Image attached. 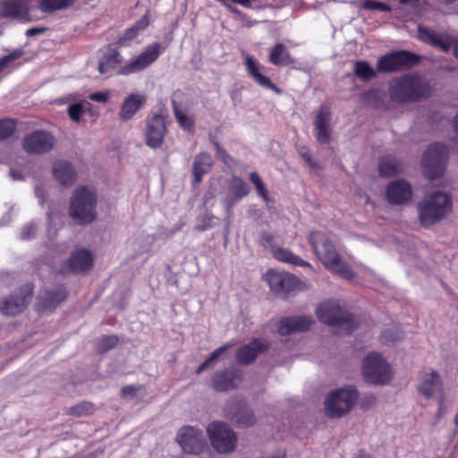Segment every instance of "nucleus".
I'll use <instances>...</instances> for the list:
<instances>
[{
  "label": "nucleus",
  "instance_id": "nucleus-1",
  "mask_svg": "<svg viewBox=\"0 0 458 458\" xmlns=\"http://www.w3.org/2000/svg\"><path fill=\"white\" fill-rule=\"evenodd\" d=\"M309 242L314 254L329 271L346 279L354 278V273L344 262L333 241L326 233L311 232L309 235Z\"/></svg>",
  "mask_w": 458,
  "mask_h": 458
},
{
  "label": "nucleus",
  "instance_id": "nucleus-2",
  "mask_svg": "<svg viewBox=\"0 0 458 458\" xmlns=\"http://www.w3.org/2000/svg\"><path fill=\"white\" fill-rule=\"evenodd\" d=\"M388 92L393 102L404 104L419 102L428 98L431 89L421 76L405 74L390 81Z\"/></svg>",
  "mask_w": 458,
  "mask_h": 458
},
{
  "label": "nucleus",
  "instance_id": "nucleus-3",
  "mask_svg": "<svg viewBox=\"0 0 458 458\" xmlns=\"http://www.w3.org/2000/svg\"><path fill=\"white\" fill-rule=\"evenodd\" d=\"M453 199L445 191H435L427 194L417 204L420 223L429 227L445 219L452 211Z\"/></svg>",
  "mask_w": 458,
  "mask_h": 458
},
{
  "label": "nucleus",
  "instance_id": "nucleus-4",
  "mask_svg": "<svg viewBox=\"0 0 458 458\" xmlns=\"http://www.w3.org/2000/svg\"><path fill=\"white\" fill-rule=\"evenodd\" d=\"M97 202L98 197L92 189L78 187L70 199L69 215L77 225H89L97 218Z\"/></svg>",
  "mask_w": 458,
  "mask_h": 458
},
{
  "label": "nucleus",
  "instance_id": "nucleus-5",
  "mask_svg": "<svg viewBox=\"0 0 458 458\" xmlns=\"http://www.w3.org/2000/svg\"><path fill=\"white\" fill-rule=\"evenodd\" d=\"M316 314L322 323L339 327V333L349 335L357 327L353 316L343 310L334 301L320 304L316 310Z\"/></svg>",
  "mask_w": 458,
  "mask_h": 458
},
{
  "label": "nucleus",
  "instance_id": "nucleus-6",
  "mask_svg": "<svg viewBox=\"0 0 458 458\" xmlns=\"http://www.w3.org/2000/svg\"><path fill=\"white\" fill-rule=\"evenodd\" d=\"M359 397L357 390L352 386L332 391L325 401V411L330 418H341L355 405Z\"/></svg>",
  "mask_w": 458,
  "mask_h": 458
},
{
  "label": "nucleus",
  "instance_id": "nucleus-7",
  "mask_svg": "<svg viewBox=\"0 0 458 458\" xmlns=\"http://www.w3.org/2000/svg\"><path fill=\"white\" fill-rule=\"evenodd\" d=\"M362 376L372 385H385L391 380V368L377 352L369 353L362 362Z\"/></svg>",
  "mask_w": 458,
  "mask_h": 458
},
{
  "label": "nucleus",
  "instance_id": "nucleus-8",
  "mask_svg": "<svg viewBox=\"0 0 458 458\" xmlns=\"http://www.w3.org/2000/svg\"><path fill=\"white\" fill-rule=\"evenodd\" d=\"M207 433L212 447L220 454H230L237 445L234 431L225 423L213 421L207 427Z\"/></svg>",
  "mask_w": 458,
  "mask_h": 458
},
{
  "label": "nucleus",
  "instance_id": "nucleus-9",
  "mask_svg": "<svg viewBox=\"0 0 458 458\" xmlns=\"http://www.w3.org/2000/svg\"><path fill=\"white\" fill-rule=\"evenodd\" d=\"M447 159L448 149L445 145L441 143L430 145L422 158L425 175L430 180L441 177L444 174Z\"/></svg>",
  "mask_w": 458,
  "mask_h": 458
},
{
  "label": "nucleus",
  "instance_id": "nucleus-10",
  "mask_svg": "<svg viewBox=\"0 0 458 458\" xmlns=\"http://www.w3.org/2000/svg\"><path fill=\"white\" fill-rule=\"evenodd\" d=\"M33 285L26 284L8 298L0 300V312L6 316H15L22 312L31 301Z\"/></svg>",
  "mask_w": 458,
  "mask_h": 458
},
{
  "label": "nucleus",
  "instance_id": "nucleus-11",
  "mask_svg": "<svg viewBox=\"0 0 458 458\" xmlns=\"http://www.w3.org/2000/svg\"><path fill=\"white\" fill-rule=\"evenodd\" d=\"M176 441L187 454H199L206 447L201 430L191 426L182 427L177 432Z\"/></svg>",
  "mask_w": 458,
  "mask_h": 458
},
{
  "label": "nucleus",
  "instance_id": "nucleus-12",
  "mask_svg": "<svg viewBox=\"0 0 458 458\" xmlns=\"http://www.w3.org/2000/svg\"><path fill=\"white\" fill-rule=\"evenodd\" d=\"M55 137L44 130H37L24 136L21 141L23 149L29 154H44L53 149Z\"/></svg>",
  "mask_w": 458,
  "mask_h": 458
},
{
  "label": "nucleus",
  "instance_id": "nucleus-13",
  "mask_svg": "<svg viewBox=\"0 0 458 458\" xmlns=\"http://www.w3.org/2000/svg\"><path fill=\"white\" fill-rule=\"evenodd\" d=\"M242 379V372L231 366L215 371L210 379V386L216 392H228L237 388Z\"/></svg>",
  "mask_w": 458,
  "mask_h": 458
},
{
  "label": "nucleus",
  "instance_id": "nucleus-14",
  "mask_svg": "<svg viewBox=\"0 0 458 458\" xmlns=\"http://www.w3.org/2000/svg\"><path fill=\"white\" fill-rule=\"evenodd\" d=\"M267 281L270 289L280 298L286 299L298 288V278L286 272L268 271Z\"/></svg>",
  "mask_w": 458,
  "mask_h": 458
},
{
  "label": "nucleus",
  "instance_id": "nucleus-15",
  "mask_svg": "<svg viewBox=\"0 0 458 458\" xmlns=\"http://www.w3.org/2000/svg\"><path fill=\"white\" fill-rule=\"evenodd\" d=\"M417 391L426 400L444 393L442 377L437 371L433 369L420 373Z\"/></svg>",
  "mask_w": 458,
  "mask_h": 458
},
{
  "label": "nucleus",
  "instance_id": "nucleus-16",
  "mask_svg": "<svg viewBox=\"0 0 458 458\" xmlns=\"http://www.w3.org/2000/svg\"><path fill=\"white\" fill-rule=\"evenodd\" d=\"M160 55V45L154 43L146 47L135 59L131 60L128 64L120 68L118 73L122 75H129L131 73L139 72L152 63H154Z\"/></svg>",
  "mask_w": 458,
  "mask_h": 458
},
{
  "label": "nucleus",
  "instance_id": "nucleus-17",
  "mask_svg": "<svg viewBox=\"0 0 458 458\" xmlns=\"http://www.w3.org/2000/svg\"><path fill=\"white\" fill-rule=\"evenodd\" d=\"M67 295V291L64 285L46 289L37 298L36 310L38 312L52 311L66 300Z\"/></svg>",
  "mask_w": 458,
  "mask_h": 458
},
{
  "label": "nucleus",
  "instance_id": "nucleus-18",
  "mask_svg": "<svg viewBox=\"0 0 458 458\" xmlns=\"http://www.w3.org/2000/svg\"><path fill=\"white\" fill-rule=\"evenodd\" d=\"M166 132L165 117L157 114L152 115L146 123V144L152 148H160Z\"/></svg>",
  "mask_w": 458,
  "mask_h": 458
},
{
  "label": "nucleus",
  "instance_id": "nucleus-19",
  "mask_svg": "<svg viewBox=\"0 0 458 458\" xmlns=\"http://www.w3.org/2000/svg\"><path fill=\"white\" fill-rule=\"evenodd\" d=\"M269 342L264 338H256L237 350L235 359L239 364L253 363L257 357L269 349Z\"/></svg>",
  "mask_w": 458,
  "mask_h": 458
},
{
  "label": "nucleus",
  "instance_id": "nucleus-20",
  "mask_svg": "<svg viewBox=\"0 0 458 458\" xmlns=\"http://www.w3.org/2000/svg\"><path fill=\"white\" fill-rule=\"evenodd\" d=\"M386 192L388 201L396 205L407 202L412 195L411 184L404 180H396L390 182Z\"/></svg>",
  "mask_w": 458,
  "mask_h": 458
},
{
  "label": "nucleus",
  "instance_id": "nucleus-21",
  "mask_svg": "<svg viewBox=\"0 0 458 458\" xmlns=\"http://www.w3.org/2000/svg\"><path fill=\"white\" fill-rule=\"evenodd\" d=\"M330 109L324 106H321L314 120L315 130L317 132V140L320 144H327L330 141Z\"/></svg>",
  "mask_w": 458,
  "mask_h": 458
},
{
  "label": "nucleus",
  "instance_id": "nucleus-22",
  "mask_svg": "<svg viewBox=\"0 0 458 458\" xmlns=\"http://www.w3.org/2000/svg\"><path fill=\"white\" fill-rule=\"evenodd\" d=\"M419 38L423 42L439 47L443 52H449L453 47V41L446 36L437 33L435 30L419 26Z\"/></svg>",
  "mask_w": 458,
  "mask_h": 458
},
{
  "label": "nucleus",
  "instance_id": "nucleus-23",
  "mask_svg": "<svg viewBox=\"0 0 458 458\" xmlns=\"http://www.w3.org/2000/svg\"><path fill=\"white\" fill-rule=\"evenodd\" d=\"M52 172L55 179L62 185L70 186L76 180L74 167L66 160H56L54 162Z\"/></svg>",
  "mask_w": 458,
  "mask_h": 458
},
{
  "label": "nucleus",
  "instance_id": "nucleus-24",
  "mask_svg": "<svg viewBox=\"0 0 458 458\" xmlns=\"http://www.w3.org/2000/svg\"><path fill=\"white\" fill-rule=\"evenodd\" d=\"M146 103V97L140 94L129 95L122 104L119 118L123 122L130 121L134 114L144 106Z\"/></svg>",
  "mask_w": 458,
  "mask_h": 458
},
{
  "label": "nucleus",
  "instance_id": "nucleus-25",
  "mask_svg": "<svg viewBox=\"0 0 458 458\" xmlns=\"http://www.w3.org/2000/svg\"><path fill=\"white\" fill-rule=\"evenodd\" d=\"M312 320L310 317H292L280 321L278 333L282 335H287L292 332H303L309 328Z\"/></svg>",
  "mask_w": 458,
  "mask_h": 458
},
{
  "label": "nucleus",
  "instance_id": "nucleus-26",
  "mask_svg": "<svg viewBox=\"0 0 458 458\" xmlns=\"http://www.w3.org/2000/svg\"><path fill=\"white\" fill-rule=\"evenodd\" d=\"M28 14L27 5L21 0H4L0 2V16L18 19Z\"/></svg>",
  "mask_w": 458,
  "mask_h": 458
},
{
  "label": "nucleus",
  "instance_id": "nucleus-27",
  "mask_svg": "<svg viewBox=\"0 0 458 458\" xmlns=\"http://www.w3.org/2000/svg\"><path fill=\"white\" fill-rule=\"evenodd\" d=\"M68 264L71 271L74 273L83 272L92 267L93 258L89 250L81 249L72 254Z\"/></svg>",
  "mask_w": 458,
  "mask_h": 458
},
{
  "label": "nucleus",
  "instance_id": "nucleus-28",
  "mask_svg": "<svg viewBox=\"0 0 458 458\" xmlns=\"http://www.w3.org/2000/svg\"><path fill=\"white\" fill-rule=\"evenodd\" d=\"M213 165L211 156L207 152L198 154L192 165L194 183H199L204 174L208 173Z\"/></svg>",
  "mask_w": 458,
  "mask_h": 458
},
{
  "label": "nucleus",
  "instance_id": "nucleus-29",
  "mask_svg": "<svg viewBox=\"0 0 458 458\" xmlns=\"http://www.w3.org/2000/svg\"><path fill=\"white\" fill-rule=\"evenodd\" d=\"M245 65L248 74L260 86L277 90L276 86L271 81V80L261 74L259 72V66L255 59L251 56H246L245 58Z\"/></svg>",
  "mask_w": 458,
  "mask_h": 458
},
{
  "label": "nucleus",
  "instance_id": "nucleus-30",
  "mask_svg": "<svg viewBox=\"0 0 458 458\" xmlns=\"http://www.w3.org/2000/svg\"><path fill=\"white\" fill-rule=\"evenodd\" d=\"M245 65L248 74L260 86L277 90L276 86L271 81V80L261 74L259 72V66L255 59L251 56H246L245 58Z\"/></svg>",
  "mask_w": 458,
  "mask_h": 458
},
{
  "label": "nucleus",
  "instance_id": "nucleus-31",
  "mask_svg": "<svg viewBox=\"0 0 458 458\" xmlns=\"http://www.w3.org/2000/svg\"><path fill=\"white\" fill-rule=\"evenodd\" d=\"M403 164L393 156H386L379 159L378 171L381 176H394L403 172Z\"/></svg>",
  "mask_w": 458,
  "mask_h": 458
},
{
  "label": "nucleus",
  "instance_id": "nucleus-32",
  "mask_svg": "<svg viewBox=\"0 0 458 458\" xmlns=\"http://www.w3.org/2000/svg\"><path fill=\"white\" fill-rule=\"evenodd\" d=\"M268 60L271 64L277 66H286L294 62L289 51L282 43L276 44L271 49Z\"/></svg>",
  "mask_w": 458,
  "mask_h": 458
},
{
  "label": "nucleus",
  "instance_id": "nucleus-33",
  "mask_svg": "<svg viewBox=\"0 0 458 458\" xmlns=\"http://www.w3.org/2000/svg\"><path fill=\"white\" fill-rule=\"evenodd\" d=\"M121 63L122 57L120 53L116 49H109L98 64V72L104 74L114 69Z\"/></svg>",
  "mask_w": 458,
  "mask_h": 458
},
{
  "label": "nucleus",
  "instance_id": "nucleus-34",
  "mask_svg": "<svg viewBox=\"0 0 458 458\" xmlns=\"http://www.w3.org/2000/svg\"><path fill=\"white\" fill-rule=\"evenodd\" d=\"M273 256L283 262L295 266L310 267V263L293 254L291 250L283 248L273 249Z\"/></svg>",
  "mask_w": 458,
  "mask_h": 458
},
{
  "label": "nucleus",
  "instance_id": "nucleus-35",
  "mask_svg": "<svg viewBox=\"0 0 458 458\" xmlns=\"http://www.w3.org/2000/svg\"><path fill=\"white\" fill-rule=\"evenodd\" d=\"M393 53L394 55L398 71L411 68L419 64L420 60V56L407 51H399Z\"/></svg>",
  "mask_w": 458,
  "mask_h": 458
},
{
  "label": "nucleus",
  "instance_id": "nucleus-36",
  "mask_svg": "<svg viewBox=\"0 0 458 458\" xmlns=\"http://www.w3.org/2000/svg\"><path fill=\"white\" fill-rule=\"evenodd\" d=\"M148 15L145 14L134 25L124 31L123 35L119 38L118 43L123 45L125 41L133 39L140 30H143L148 26Z\"/></svg>",
  "mask_w": 458,
  "mask_h": 458
},
{
  "label": "nucleus",
  "instance_id": "nucleus-37",
  "mask_svg": "<svg viewBox=\"0 0 458 458\" xmlns=\"http://www.w3.org/2000/svg\"><path fill=\"white\" fill-rule=\"evenodd\" d=\"M228 190L231 195L235 196L240 199L247 196L250 191V188L248 183L239 176L232 177L229 181Z\"/></svg>",
  "mask_w": 458,
  "mask_h": 458
},
{
  "label": "nucleus",
  "instance_id": "nucleus-38",
  "mask_svg": "<svg viewBox=\"0 0 458 458\" xmlns=\"http://www.w3.org/2000/svg\"><path fill=\"white\" fill-rule=\"evenodd\" d=\"M96 411V406L93 403L89 401H82L76 405L67 409L66 414L74 417H82L92 415Z\"/></svg>",
  "mask_w": 458,
  "mask_h": 458
},
{
  "label": "nucleus",
  "instance_id": "nucleus-39",
  "mask_svg": "<svg viewBox=\"0 0 458 458\" xmlns=\"http://www.w3.org/2000/svg\"><path fill=\"white\" fill-rule=\"evenodd\" d=\"M172 107L174 117L179 125L185 131H193L194 121L182 112V110L179 108L177 102L174 99H172Z\"/></svg>",
  "mask_w": 458,
  "mask_h": 458
},
{
  "label": "nucleus",
  "instance_id": "nucleus-40",
  "mask_svg": "<svg viewBox=\"0 0 458 458\" xmlns=\"http://www.w3.org/2000/svg\"><path fill=\"white\" fill-rule=\"evenodd\" d=\"M354 74L363 81H368L376 77L374 69L365 61H357L354 64Z\"/></svg>",
  "mask_w": 458,
  "mask_h": 458
},
{
  "label": "nucleus",
  "instance_id": "nucleus-41",
  "mask_svg": "<svg viewBox=\"0 0 458 458\" xmlns=\"http://www.w3.org/2000/svg\"><path fill=\"white\" fill-rule=\"evenodd\" d=\"M75 0H41L39 9L45 13H52L55 10L67 8L73 4Z\"/></svg>",
  "mask_w": 458,
  "mask_h": 458
},
{
  "label": "nucleus",
  "instance_id": "nucleus-42",
  "mask_svg": "<svg viewBox=\"0 0 458 458\" xmlns=\"http://www.w3.org/2000/svg\"><path fill=\"white\" fill-rule=\"evenodd\" d=\"M233 420L239 427H250L252 426L256 419L253 412L248 408L240 409L233 416Z\"/></svg>",
  "mask_w": 458,
  "mask_h": 458
},
{
  "label": "nucleus",
  "instance_id": "nucleus-43",
  "mask_svg": "<svg viewBox=\"0 0 458 458\" xmlns=\"http://www.w3.org/2000/svg\"><path fill=\"white\" fill-rule=\"evenodd\" d=\"M385 97V92L377 89H371L364 94L366 103L376 108H380L384 106Z\"/></svg>",
  "mask_w": 458,
  "mask_h": 458
},
{
  "label": "nucleus",
  "instance_id": "nucleus-44",
  "mask_svg": "<svg viewBox=\"0 0 458 458\" xmlns=\"http://www.w3.org/2000/svg\"><path fill=\"white\" fill-rule=\"evenodd\" d=\"M119 342L118 336L115 335H103L97 341V352L104 353L114 348Z\"/></svg>",
  "mask_w": 458,
  "mask_h": 458
},
{
  "label": "nucleus",
  "instance_id": "nucleus-45",
  "mask_svg": "<svg viewBox=\"0 0 458 458\" xmlns=\"http://www.w3.org/2000/svg\"><path fill=\"white\" fill-rule=\"evenodd\" d=\"M377 66L379 72H388L398 71L394 53L380 57Z\"/></svg>",
  "mask_w": 458,
  "mask_h": 458
},
{
  "label": "nucleus",
  "instance_id": "nucleus-46",
  "mask_svg": "<svg viewBox=\"0 0 458 458\" xmlns=\"http://www.w3.org/2000/svg\"><path fill=\"white\" fill-rule=\"evenodd\" d=\"M403 338V333L398 328H390L385 330L381 335V342L384 344L391 345L401 341Z\"/></svg>",
  "mask_w": 458,
  "mask_h": 458
},
{
  "label": "nucleus",
  "instance_id": "nucleus-47",
  "mask_svg": "<svg viewBox=\"0 0 458 458\" xmlns=\"http://www.w3.org/2000/svg\"><path fill=\"white\" fill-rule=\"evenodd\" d=\"M230 347L229 344L223 345L217 349H216L210 355L202 362L198 369H196V374H200L204 370H206L209 366L213 364V362L226 350Z\"/></svg>",
  "mask_w": 458,
  "mask_h": 458
},
{
  "label": "nucleus",
  "instance_id": "nucleus-48",
  "mask_svg": "<svg viewBox=\"0 0 458 458\" xmlns=\"http://www.w3.org/2000/svg\"><path fill=\"white\" fill-rule=\"evenodd\" d=\"M16 129V123L12 119L0 120V141L9 139Z\"/></svg>",
  "mask_w": 458,
  "mask_h": 458
},
{
  "label": "nucleus",
  "instance_id": "nucleus-49",
  "mask_svg": "<svg viewBox=\"0 0 458 458\" xmlns=\"http://www.w3.org/2000/svg\"><path fill=\"white\" fill-rule=\"evenodd\" d=\"M23 55V51L21 49H15L11 52L9 55L2 56L0 58V72L13 61L18 59Z\"/></svg>",
  "mask_w": 458,
  "mask_h": 458
},
{
  "label": "nucleus",
  "instance_id": "nucleus-50",
  "mask_svg": "<svg viewBox=\"0 0 458 458\" xmlns=\"http://www.w3.org/2000/svg\"><path fill=\"white\" fill-rule=\"evenodd\" d=\"M214 146L216 151V155L221 158L222 162L225 165H230L233 163V157L226 152V150L217 142L214 141Z\"/></svg>",
  "mask_w": 458,
  "mask_h": 458
},
{
  "label": "nucleus",
  "instance_id": "nucleus-51",
  "mask_svg": "<svg viewBox=\"0 0 458 458\" xmlns=\"http://www.w3.org/2000/svg\"><path fill=\"white\" fill-rule=\"evenodd\" d=\"M84 110L83 106L80 103L72 104L68 106V114L72 120L79 122Z\"/></svg>",
  "mask_w": 458,
  "mask_h": 458
},
{
  "label": "nucleus",
  "instance_id": "nucleus-52",
  "mask_svg": "<svg viewBox=\"0 0 458 458\" xmlns=\"http://www.w3.org/2000/svg\"><path fill=\"white\" fill-rule=\"evenodd\" d=\"M37 226L34 224L25 225L21 232V239L27 241L35 237Z\"/></svg>",
  "mask_w": 458,
  "mask_h": 458
},
{
  "label": "nucleus",
  "instance_id": "nucleus-53",
  "mask_svg": "<svg viewBox=\"0 0 458 458\" xmlns=\"http://www.w3.org/2000/svg\"><path fill=\"white\" fill-rule=\"evenodd\" d=\"M363 6L369 10H378V11H382V12L390 11L389 6L386 5V4L381 3V2L372 1V0L365 1Z\"/></svg>",
  "mask_w": 458,
  "mask_h": 458
},
{
  "label": "nucleus",
  "instance_id": "nucleus-54",
  "mask_svg": "<svg viewBox=\"0 0 458 458\" xmlns=\"http://www.w3.org/2000/svg\"><path fill=\"white\" fill-rule=\"evenodd\" d=\"M437 404H438V410L437 412V418L442 417L447 411V405L445 403V392L437 395Z\"/></svg>",
  "mask_w": 458,
  "mask_h": 458
},
{
  "label": "nucleus",
  "instance_id": "nucleus-55",
  "mask_svg": "<svg viewBox=\"0 0 458 458\" xmlns=\"http://www.w3.org/2000/svg\"><path fill=\"white\" fill-rule=\"evenodd\" d=\"M240 199L235 197V196H229L227 198H225L224 200H223V204L225 208V210H226V213L228 215V216H230L232 215V208L233 206L237 202L239 201Z\"/></svg>",
  "mask_w": 458,
  "mask_h": 458
},
{
  "label": "nucleus",
  "instance_id": "nucleus-56",
  "mask_svg": "<svg viewBox=\"0 0 458 458\" xmlns=\"http://www.w3.org/2000/svg\"><path fill=\"white\" fill-rule=\"evenodd\" d=\"M140 387L134 386H125L122 387L121 389V395L123 397L126 396H134L136 393L139 391Z\"/></svg>",
  "mask_w": 458,
  "mask_h": 458
},
{
  "label": "nucleus",
  "instance_id": "nucleus-57",
  "mask_svg": "<svg viewBox=\"0 0 458 458\" xmlns=\"http://www.w3.org/2000/svg\"><path fill=\"white\" fill-rule=\"evenodd\" d=\"M89 99H91L93 101H97V102L105 103L108 99V94L105 93V92L98 91V92L92 93L89 96Z\"/></svg>",
  "mask_w": 458,
  "mask_h": 458
},
{
  "label": "nucleus",
  "instance_id": "nucleus-58",
  "mask_svg": "<svg viewBox=\"0 0 458 458\" xmlns=\"http://www.w3.org/2000/svg\"><path fill=\"white\" fill-rule=\"evenodd\" d=\"M47 30V27H32L27 30L26 36L27 37H34L37 35H40L45 33Z\"/></svg>",
  "mask_w": 458,
  "mask_h": 458
},
{
  "label": "nucleus",
  "instance_id": "nucleus-59",
  "mask_svg": "<svg viewBox=\"0 0 458 458\" xmlns=\"http://www.w3.org/2000/svg\"><path fill=\"white\" fill-rule=\"evenodd\" d=\"M300 155L311 168H320L319 165L315 161H313L312 157L307 151L301 150L300 151Z\"/></svg>",
  "mask_w": 458,
  "mask_h": 458
},
{
  "label": "nucleus",
  "instance_id": "nucleus-60",
  "mask_svg": "<svg viewBox=\"0 0 458 458\" xmlns=\"http://www.w3.org/2000/svg\"><path fill=\"white\" fill-rule=\"evenodd\" d=\"M254 186L256 187V190H257L259 195H260L263 199H267V188H266L265 184L263 183V182L259 184H256Z\"/></svg>",
  "mask_w": 458,
  "mask_h": 458
},
{
  "label": "nucleus",
  "instance_id": "nucleus-61",
  "mask_svg": "<svg viewBox=\"0 0 458 458\" xmlns=\"http://www.w3.org/2000/svg\"><path fill=\"white\" fill-rule=\"evenodd\" d=\"M227 7L231 13L239 17L241 20H245V15L240 10L232 6L231 4H228Z\"/></svg>",
  "mask_w": 458,
  "mask_h": 458
},
{
  "label": "nucleus",
  "instance_id": "nucleus-62",
  "mask_svg": "<svg viewBox=\"0 0 458 458\" xmlns=\"http://www.w3.org/2000/svg\"><path fill=\"white\" fill-rule=\"evenodd\" d=\"M250 180L254 185L262 182L260 176L256 172H251L250 174Z\"/></svg>",
  "mask_w": 458,
  "mask_h": 458
},
{
  "label": "nucleus",
  "instance_id": "nucleus-63",
  "mask_svg": "<svg viewBox=\"0 0 458 458\" xmlns=\"http://www.w3.org/2000/svg\"><path fill=\"white\" fill-rule=\"evenodd\" d=\"M261 239L264 242H266L267 245H270L272 244L273 241H274V237L272 234H270L269 233H263L262 235H261Z\"/></svg>",
  "mask_w": 458,
  "mask_h": 458
},
{
  "label": "nucleus",
  "instance_id": "nucleus-64",
  "mask_svg": "<svg viewBox=\"0 0 458 458\" xmlns=\"http://www.w3.org/2000/svg\"><path fill=\"white\" fill-rule=\"evenodd\" d=\"M35 192H36V195L38 196V198H39L41 199V201L44 202L45 193H44L43 188L41 186H37L35 188Z\"/></svg>",
  "mask_w": 458,
  "mask_h": 458
}]
</instances>
